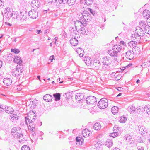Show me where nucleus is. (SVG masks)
I'll return each instance as SVG.
<instances>
[{
	"label": "nucleus",
	"mask_w": 150,
	"mask_h": 150,
	"mask_svg": "<svg viewBox=\"0 0 150 150\" xmlns=\"http://www.w3.org/2000/svg\"><path fill=\"white\" fill-rule=\"evenodd\" d=\"M35 113H33V114H31V112H30L28 115L27 117H25V123L28 125L27 120L29 123L30 125H37L38 122L39 121L36 119V116H35Z\"/></svg>",
	"instance_id": "1"
},
{
	"label": "nucleus",
	"mask_w": 150,
	"mask_h": 150,
	"mask_svg": "<svg viewBox=\"0 0 150 150\" xmlns=\"http://www.w3.org/2000/svg\"><path fill=\"white\" fill-rule=\"evenodd\" d=\"M121 49V47L120 45H114L112 47V50H109L108 53L111 56H116L118 55V53Z\"/></svg>",
	"instance_id": "2"
},
{
	"label": "nucleus",
	"mask_w": 150,
	"mask_h": 150,
	"mask_svg": "<svg viewBox=\"0 0 150 150\" xmlns=\"http://www.w3.org/2000/svg\"><path fill=\"white\" fill-rule=\"evenodd\" d=\"M23 70V66L22 65H17L15 68L12 70V74L13 76L17 77L18 76Z\"/></svg>",
	"instance_id": "3"
},
{
	"label": "nucleus",
	"mask_w": 150,
	"mask_h": 150,
	"mask_svg": "<svg viewBox=\"0 0 150 150\" xmlns=\"http://www.w3.org/2000/svg\"><path fill=\"white\" fill-rule=\"evenodd\" d=\"M108 106V100L105 98H102L98 102V106L100 109H104Z\"/></svg>",
	"instance_id": "4"
},
{
	"label": "nucleus",
	"mask_w": 150,
	"mask_h": 150,
	"mask_svg": "<svg viewBox=\"0 0 150 150\" xmlns=\"http://www.w3.org/2000/svg\"><path fill=\"white\" fill-rule=\"evenodd\" d=\"M82 17L81 18L82 19L83 21H86V25L87 24V22H88L91 20V15L89 13V12L86 10L84 11L82 13Z\"/></svg>",
	"instance_id": "5"
},
{
	"label": "nucleus",
	"mask_w": 150,
	"mask_h": 150,
	"mask_svg": "<svg viewBox=\"0 0 150 150\" xmlns=\"http://www.w3.org/2000/svg\"><path fill=\"white\" fill-rule=\"evenodd\" d=\"M4 16L6 18L10 19L11 17L13 12V9L9 7H7L4 11Z\"/></svg>",
	"instance_id": "6"
},
{
	"label": "nucleus",
	"mask_w": 150,
	"mask_h": 150,
	"mask_svg": "<svg viewBox=\"0 0 150 150\" xmlns=\"http://www.w3.org/2000/svg\"><path fill=\"white\" fill-rule=\"evenodd\" d=\"M86 21H83L81 18L80 21H76L74 23L75 29L79 31V29L81 28L80 27L81 26H85L86 25Z\"/></svg>",
	"instance_id": "7"
},
{
	"label": "nucleus",
	"mask_w": 150,
	"mask_h": 150,
	"mask_svg": "<svg viewBox=\"0 0 150 150\" xmlns=\"http://www.w3.org/2000/svg\"><path fill=\"white\" fill-rule=\"evenodd\" d=\"M86 101L88 104L94 105L96 102V98L94 96H90L87 97Z\"/></svg>",
	"instance_id": "8"
},
{
	"label": "nucleus",
	"mask_w": 150,
	"mask_h": 150,
	"mask_svg": "<svg viewBox=\"0 0 150 150\" xmlns=\"http://www.w3.org/2000/svg\"><path fill=\"white\" fill-rule=\"evenodd\" d=\"M28 13L25 11H23L20 12L19 15L18 21L22 22L25 20L27 18Z\"/></svg>",
	"instance_id": "9"
},
{
	"label": "nucleus",
	"mask_w": 150,
	"mask_h": 150,
	"mask_svg": "<svg viewBox=\"0 0 150 150\" xmlns=\"http://www.w3.org/2000/svg\"><path fill=\"white\" fill-rule=\"evenodd\" d=\"M111 62V59L109 57H105L102 58V62L104 65H109L110 64Z\"/></svg>",
	"instance_id": "10"
},
{
	"label": "nucleus",
	"mask_w": 150,
	"mask_h": 150,
	"mask_svg": "<svg viewBox=\"0 0 150 150\" xmlns=\"http://www.w3.org/2000/svg\"><path fill=\"white\" fill-rule=\"evenodd\" d=\"M143 16L146 19H147L148 21L150 23V13L147 10H145L143 12Z\"/></svg>",
	"instance_id": "11"
},
{
	"label": "nucleus",
	"mask_w": 150,
	"mask_h": 150,
	"mask_svg": "<svg viewBox=\"0 0 150 150\" xmlns=\"http://www.w3.org/2000/svg\"><path fill=\"white\" fill-rule=\"evenodd\" d=\"M40 1L39 0H33L31 2V5L35 8H38L40 6Z\"/></svg>",
	"instance_id": "12"
},
{
	"label": "nucleus",
	"mask_w": 150,
	"mask_h": 150,
	"mask_svg": "<svg viewBox=\"0 0 150 150\" xmlns=\"http://www.w3.org/2000/svg\"><path fill=\"white\" fill-rule=\"evenodd\" d=\"M38 12L34 10H33L30 11L28 13L29 16L32 19H35L38 17Z\"/></svg>",
	"instance_id": "13"
},
{
	"label": "nucleus",
	"mask_w": 150,
	"mask_h": 150,
	"mask_svg": "<svg viewBox=\"0 0 150 150\" xmlns=\"http://www.w3.org/2000/svg\"><path fill=\"white\" fill-rule=\"evenodd\" d=\"M84 61L87 66H90L91 67H93V62L91 61V58L89 57H85L84 59Z\"/></svg>",
	"instance_id": "14"
},
{
	"label": "nucleus",
	"mask_w": 150,
	"mask_h": 150,
	"mask_svg": "<svg viewBox=\"0 0 150 150\" xmlns=\"http://www.w3.org/2000/svg\"><path fill=\"white\" fill-rule=\"evenodd\" d=\"M84 95L81 93H78L76 94L75 99L77 101H83V98Z\"/></svg>",
	"instance_id": "15"
},
{
	"label": "nucleus",
	"mask_w": 150,
	"mask_h": 150,
	"mask_svg": "<svg viewBox=\"0 0 150 150\" xmlns=\"http://www.w3.org/2000/svg\"><path fill=\"white\" fill-rule=\"evenodd\" d=\"M125 56L129 60H131L133 59L134 56V54L132 51H128L126 53Z\"/></svg>",
	"instance_id": "16"
},
{
	"label": "nucleus",
	"mask_w": 150,
	"mask_h": 150,
	"mask_svg": "<svg viewBox=\"0 0 150 150\" xmlns=\"http://www.w3.org/2000/svg\"><path fill=\"white\" fill-rule=\"evenodd\" d=\"M71 35L72 36V38H80L79 33L78 30H73L71 32Z\"/></svg>",
	"instance_id": "17"
},
{
	"label": "nucleus",
	"mask_w": 150,
	"mask_h": 150,
	"mask_svg": "<svg viewBox=\"0 0 150 150\" xmlns=\"http://www.w3.org/2000/svg\"><path fill=\"white\" fill-rule=\"evenodd\" d=\"M137 34L140 36H143L144 35V31L142 28L140 27H138L135 30Z\"/></svg>",
	"instance_id": "18"
},
{
	"label": "nucleus",
	"mask_w": 150,
	"mask_h": 150,
	"mask_svg": "<svg viewBox=\"0 0 150 150\" xmlns=\"http://www.w3.org/2000/svg\"><path fill=\"white\" fill-rule=\"evenodd\" d=\"M139 129V133L143 135V134L147 133V130L145 127L144 126H139L138 127Z\"/></svg>",
	"instance_id": "19"
},
{
	"label": "nucleus",
	"mask_w": 150,
	"mask_h": 150,
	"mask_svg": "<svg viewBox=\"0 0 150 150\" xmlns=\"http://www.w3.org/2000/svg\"><path fill=\"white\" fill-rule=\"evenodd\" d=\"M12 135L15 138L20 139L22 141H24V140L25 139L24 138V136L21 133H20L19 134L18 133H14L13 134H12Z\"/></svg>",
	"instance_id": "20"
},
{
	"label": "nucleus",
	"mask_w": 150,
	"mask_h": 150,
	"mask_svg": "<svg viewBox=\"0 0 150 150\" xmlns=\"http://www.w3.org/2000/svg\"><path fill=\"white\" fill-rule=\"evenodd\" d=\"M79 38H72L70 40V42L71 45L74 46H76L78 44V40Z\"/></svg>",
	"instance_id": "21"
},
{
	"label": "nucleus",
	"mask_w": 150,
	"mask_h": 150,
	"mask_svg": "<svg viewBox=\"0 0 150 150\" xmlns=\"http://www.w3.org/2000/svg\"><path fill=\"white\" fill-rule=\"evenodd\" d=\"M52 98V96L48 94H46L43 97V99L44 100L47 102L51 101Z\"/></svg>",
	"instance_id": "22"
},
{
	"label": "nucleus",
	"mask_w": 150,
	"mask_h": 150,
	"mask_svg": "<svg viewBox=\"0 0 150 150\" xmlns=\"http://www.w3.org/2000/svg\"><path fill=\"white\" fill-rule=\"evenodd\" d=\"M11 133L12 134H20L21 133V128L19 127H14L12 129L11 131Z\"/></svg>",
	"instance_id": "23"
},
{
	"label": "nucleus",
	"mask_w": 150,
	"mask_h": 150,
	"mask_svg": "<svg viewBox=\"0 0 150 150\" xmlns=\"http://www.w3.org/2000/svg\"><path fill=\"white\" fill-rule=\"evenodd\" d=\"M3 82L4 84L9 86L11 83L12 81L11 79L10 78H5L3 79Z\"/></svg>",
	"instance_id": "24"
},
{
	"label": "nucleus",
	"mask_w": 150,
	"mask_h": 150,
	"mask_svg": "<svg viewBox=\"0 0 150 150\" xmlns=\"http://www.w3.org/2000/svg\"><path fill=\"white\" fill-rule=\"evenodd\" d=\"M91 132L87 129H84L82 131V134L84 137H88Z\"/></svg>",
	"instance_id": "25"
},
{
	"label": "nucleus",
	"mask_w": 150,
	"mask_h": 150,
	"mask_svg": "<svg viewBox=\"0 0 150 150\" xmlns=\"http://www.w3.org/2000/svg\"><path fill=\"white\" fill-rule=\"evenodd\" d=\"M76 144L78 145H81L83 143V139L80 137H76Z\"/></svg>",
	"instance_id": "26"
},
{
	"label": "nucleus",
	"mask_w": 150,
	"mask_h": 150,
	"mask_svg": "<svg viewBox=\"0 0 150 150\" xmlns=\"http://www.w3.org/2000/svg\"><path fill=\"white\" fill-rule=\"evenodd\" d=\"M5 110L7 113L8 114H12L14 111V110L13 108L8 106L5 107Z\"/></svg>",
	"instance_id": "27"
},
{
	"label": "nucleus",
	"mask_w": 150,
	"mask_h": 150,
	"mask_svg": "<svg viewBox=\"0 0 150 150\" xmlns=\"http://www.w3.org/2000/svg\"><path fill=\"white\" fill-rule=\"evenodd\" d=\"M14 59L15 62L18 64H20L22 63V60L21 59V58L20 57L16 56L15 57Z\"/></svg>",
	"instance_id": "28"
},
{
	"label": "nucleus",
	"mask_w": 150,
	"mask_h": 150,
	"mask_svg": "<svg viewBox=\"0 0 150 150\" xmlns=\"http://www.w3.org/2000/svg\"><path fill=\"white\" fill-rule=\"evenodd\" d=\"M132 51L134 53L136 54H139L140 52V49L138 47L135 46L132 48Z\"/></svg>",
	"instance_id": "29"
},
{
	"label": "nucleus",
	"mask_w": 150,
	"mask_h": 150,
	"mask_svg": "<svg viewBox=\"0 0 150 150\" xmlns=\"http://www.w3.org/2000/svg\"><path fill=\"white\" fill-rule=\"evenodd\" d=\"M136 108L132 105L129 106L127 108L128 110L130 113H134L136 111Z\"/></svg>",
	"instance_id": "30"
},
{
	"label": "nucleus",
	"mask_w": 150,
	"mask_h": 150,
	"mask_svg": "<svg viewBox=\"0 0 150 150\" xmlns=\"http://www.w3.org/2000/svg\"><path fill=\"white\" fill-rule=\"evenodd\" d=\"M112 141L110 139H108L105 143V146L109 148L112 146Z\"/></svg>",
	"instance_id": "31"
},
{
	"label": "nucleus",
	"mask_w": 150,
	"mask_h": 150,
	"mask_svg": "<svg viewBox=\"0 0 150 150\" xmlns=\"http://www.w3.org/2000/svg\"><path fill=\"white\" fill-rule=\"evenodd\" d=\"M126 140L129 143V144H131L133 142L132 140V138L131 136L127 134L125 136Z\"/></svg>",
	"instance_id": "32"
},
{
	"label": "nucleus",
	"mask_w": 150,
	"mask_h": 150,
	"mask_svg": "<svg viewBox=\"0 0 150 150\" xmlns=\"http://www.w3.org/2000/svg\"><path fill=\"white\" fill-rule=\"evenodd\" d=\"M76 52L77 53L79 54L80 57H82L83 56V53L84 52L83 50H82L80 48H78L77 49Z\"/></svg>",
	"instance_id": "33"
},
{
	"label": "nucleus",
	"mask_w": 150,
	"mask_h": 150,
	"mask_svg": "<svg viewBox=\"0 0 150 150\" xmlns=\"http://www.w3.org/2000/svg\"><path fill=\"white\" fill-rule=\"evenodd\" d=\"M132 36L133 37V40L136 41L138 42H139L140 40L141 39V36L137 34H134V35H132Z\"/></svg>",
	"instance_id": "34"
},
{
	"label": "nucleus",
	"mask_w": 150,
	"mask_h": 150,
	"mask_svg": "<svg viewBox=\"0 0 150 150\" xmlns=\"http://www.w3.org/2000/svg\"><path fill=\"white\" fill-rule=\"evenodd\" d=\"M101 127V125L98 122L96 123L93 126L94 129L96 130H99L100 129Z\"/></svg>",
	"instance_id": "35"
},
{
	"label": "nucleus",
	"mask_w": 150,
	"mask_h": 150,
	"mask_svg": "<svg viewBox=\"0 0 150 150\" xmlns=\"http://www.w3.org/2000/svg\"><path fill=\"white\" fill-rule=\"evenodd\" d=\"M12 14L11 17H12L13 19H17L18 21L19 14L18 12H13Z\"/></svg>",
	"instance_id": "36"
},
{
	"label": "nucleus",
	"mask_w": 150,
	"mask_h": 150,
	"mask_svg": "<svg viewBox=\"0 0 150 150\" xmlns=\"http://www.w3.org/2000/svg\"><path fill=\"white\" fill-rule=\"evenodd\" d=\"M119 108L117 106H114L111 109V112L113 114H115L118 112Z\"/></svg>",
	"instance_id": "37"
},
{
	"label": "nucleus",
	"mask_w": 150,
	"mask_h": 150,
	"mask_svg": "<svg viewBox=\"0 0 150 150\" xmlns=\"http://www.w3.org/2000/svg\"><path fill=\"white\" fill-rule=\"evenodd\" d=\"M144 111L148 114H150V105H146L144 109Z\"/></svg>",
	"instance_id": "38"
},
{
	"label": "nucleus",
	"mask_w": 150,
	"mask_h": 150,
	"mask_svg": "<svg viewBox=\"0 0 150 150\" xmlns=\"http://www.w3.org/2000/svg\"><path fill=\"white\" fill-rule=\"evenodd\" d=\"M81 33L85 35L87 34L88 33V31L86 27H81Z\"/></svg>",
	"instance_id": "39"
},
{
	"label": "nucleus",
	"mask_w": 150,
	"mask_h": 150,
	"mask_svg": "<svg viewBox=\"0 0 150 150\" xmlns=\"http://www.w3.org/2000/svg\"><path fill=\"white\" fill-rule=\"evenodd\" d=\"M139 25L142 28L144 29L146 27V26H147V24L146 23V22L144 21H141L139 22Z\"/></svg>",
	"instance_id": "40"
},
{
	"label": "nucleus",
	"mask_w": 150,
	"mask_h": 150,
	"mask_svg": "<svg viewBox=\"0 0 150 150\" xmlns=\"http://www.w3.org/2000/svg\"><path fill=\"white\" fill-rule=\"evenodd\" d=\"M101 65V63L98 62H94L93 64V66H95V68L96 69H99Z\"/></svg>",
	"instance_id": "41"
},
{
	"label": "nucleus",
	"mask_w": 150,
	"mask_h": 150,
	"mask_svg": "<svg viewBox=\"0 0 150 150\" xmlns=\"http://www.w3.org/2000/svg\"><path fill=\"white\" fill-rule=\"evenodd\" d=\"M53 96L55 98L56 101H58L60 100V94L59 93H56L53 94Z\"/></svg>",
	"instance_id": "42"
},
{
	"label": "nucleus",
	"mask_w": 150,
	"mask_h": 150,
	"mask_svg": "<svg viewBox=\"0 0 150 150\" xmlns=\"http://www.w3.org/2000/svg\"><path fill=\"white\" fill-rule=\"evenodd\" d=\"M127 120L126 117L124 116H121L120 118L119 122L120 123H124L126 122Z\"/></svg>",
	"instance_id": "43"
},
{
	"label": "nucleus",
	"mask_w": 150,
	"mask_h": 150,
	"mask_svg": "<svg viewBox=\"0 0 150 150\" xmlns=\"http://www.w3.org/2000/svg\"><path fill=\"white\" fill-rule=\"evenodd\" d=\"M76 0H67V3L69 6H71L75 4Z\"/></svg>",
	"instance_id": "44"
},
{
	"label": "nucleus",
	"mask_w": 150,
	"mask_h": 150,
	"mask_svg": "<svg viewBox=\"0 0 150 150\" xmlns=\"http://www.w3.org/2000/svg\"><path fill=\"white\" fill-rule=\"evenodd\" d=\"M145 32L149 34L150 35V26L148 25L146 26L145 28L144 29Z\"/></svg>",
	"instance_id": "45"
},
{
	"label": "nucleus",
	"mask_w": 150,
	"mask_h": 150,
	"mask_svg": "<svg viewBox=\"0 0 150 150\" xmlns=\"http://www.w3.org/2000/svg\"><path fill=\"white\" fill-rule=\"evenodd\" d=\"M37 103H36L34 102L31 101L30 104V107H32L33 108H35L37 106Z\"/></svg>",
	"instance_id": "46"
},
{
	"label": "nucleus",
	"mask_w": 150,
	"mask_h": 150,
	"mask_svg": "<svg viewBox=\"0 0 150 150\" xmlns=\"http://www.w3.org/2000/svg\"><path fill=\"white\" fill-rule=\"evenodd\" d=\"M118 132H114L113 133H111L110 136V137H113V138H115L118 135Z\"/></svg>",
	"instance_id": "47"
},
{
	"label": "nucleus",
	"mask_w": 150,
	"mask_h": 150,
	"mask_svg": "<svg viewBox=\"0 0 150 150\" xmlns=\"http://www.w3.org/2000/svg\"><path fill=\"white\" fill-rule=\"evenodd\" d=\"M21 150H30V147L27 145H24L23 146L21 149Z\"/></svg>",
	"instance_id": "48"
},
{
	"label": "nucleus",
	"mask_w": 150,
	"mask_h": 150,
	"mask_svg": "<svg viewBox=\"0 0 150 150\" xmlns=\"http://www.w3.org/2000/svg\"><path fill=\"white\" fill-rule=\"evenodd\" d=\"M136 112L138 114H142L143 113L142 109H141L140 108H138L137 110H136Z\"/></svg>",
	"instance_id": "49"
},
{
	"label": "nucleus",
	"mask_w": 150,
	"mask_h": 150,
	"mask_svg": "<svg viewBox=\"0 0 150 150\" xmlns=\"http://www.w3.org/2000/svg\"><path fill=\"white\" fill-rule=\"evenodd\" d=\"M93 0H85V3L87 5H89L92 4Z\"/></svg>",
	"instance_id": "50"
},
{
	"label": "nucleus",
	"mask_w": 150,
	"mask_h": 150,
	"mask_svg": "<svg viewBox=\"0 0 150 150\" xmlns=\"http://www.w3.org/2000/svg\"><path fill=\"white\" fill-rule=\"evenodd\" d=\"M11 52H13L15 53H16V54H18V53H19L20 52V50H19L17 49H11Z\"/></svg>",
	"instance_id": "51"
},
{
	"label": "nucleus",
	"mask_w": 150,
	"mask_h": 150,
	"mask_svg": "<svg viewBox=\"0 0 150 150\" xmlns=\"http://www.w3.org/2000/svg\"><path fill=\"white\" fill-rule=\"evenodd\" d=\"M35 125H32L31 126V125H29V126L30 128V131L31 132H33L34 131Z\"/></svg>",
	"instance_id": "52"
},
{
	"label": "nucleus",
	"mask_w": 150,
	"mask_h": 150,
	"mask_svg": "<svg viewBox=\"0 0 150 150\" xmlns=\"http://www.w3.org/2000/svg\"><path fill=\"white\" fill-rule=\"evenodd\" d=\"M58 1L60 4L62 3L65 4L67 2V0H58Z\"/></svg>",
	"instance_id": "53"
},
{
	"label": "nucleus",
	"mask_w": 150,
	"mask_h": 150,
	"mask_svg": "<svg viewBox=\"0 0 150 150\" xmlns=\"http://www.w3.org/2000/svg\"><path fill=\"white\" fill-rule=\"evenodd\" d=\"M134 43H135L134 42H133V41H132L130 42L129 43H128V45L130 46L131 47L132 46V47H133L135 46L134 45Z\"/></svg>",
	"instance_id": "54"
},
{
	"label": "nucleus",
	"mask_w": 150,
	"mask_h": 150,
	"mask_svg": "<svg viewBox=\"0 0 150 150\" xmlns=\"http://www.w3.org/2000/svg\"><path fill=\"white\" fill-rule=\"evenodd\" d=\"M119 127H118L116 126H114L113 127V130L115 132H118V131H119Z\"/></svg>",
	"instance_id": "55"
},
{
	"label": "nucleus",
	"mask_w": 150,
	"mask_h": 150,
	"mask_svg": "<svg viewBox=\"0 0 150 150\" xmlns=\"http://www.w3.org/2000/svg\"><path fill=\"white\" fill-rule=\"evenodd\" d=\"M11 118L13 119V120H14L15 119L16 120H17L18 119V117L17 115H13L12 116H11Z\"/></svg>",
	"instance_id": "56"
},
{
	"label": "nucleus",
	"mask_w": 150,
	"mask_h": 150,
	"mask_svg": "<svg viewBox=\"0 0 150 150\" xmlns=\"http://www.w3.org/2000/svg\"><path fill=\"white\" fill-rule=\"evenodd\" d=\"M4 5V3L1 0H0V8H2Z\"/></svg>",
	"instance_id": "57"
},
{
	"label": "nucleus",
	"mask_w": 150,
	"mask_h": 150,
	"mask_svg": "<svg viewBox=\"0 0 150 150\" xmlns=\"http://www.w3.org/2000/svg\"><path fill=\"white\" fill-rule=\"evenodd\" d=\"M54 55H52L50 56L49 58V60H50L51 62H52L53 59H54Z\"/></svg>",
	"instance_id": "58"
},
{
	"label": "nucleus",
	"mask_w": 150,
	"mask_h": 150,
	"mask_svg": "<svg viewBox=\"0 0 150 150\" xmlns=\"http://www.w3.org/2000/svg\"><path fill=\"white\" fill-rule=\"evenodd\" d=\"M88 10L89 11L90 13L93 15H94L95 14V12L94 11H93V10H92V9L90 8H88Z\"/></svg>",
	"instance_id": "59"
},
{
	"label": "nucleus",
	"mask_w": 150,
	"mask_h": 150,
	"mask_svg": "<svg viewBox=\"0 0 150 150\" xmlns=\"http://www.w3.org/2000/svg\"><path fill=\"white\" fill-rule=\"evenodd\" d=\"M137 150H144V148L141 146H139L137 148Z\"/></svg>",
	"instance_id": "60"
},
{
	"label": "nucleus",
	"mask_w": 150,
	"mask_h": 150,
	"mask_svg": "<svg viewBox=\"0 0 150 150\" xmlns=\"http://www.w3.org/2000/svg\"><path fill=\"white\" fill-rule=\"evenodd\" d=\"M137 141L139 142H143V141L142 140V138L141 137L140 138L139 137H138V139H137Z\"/></svg>",
	"instance_id": "61"
},
{
	"label": "nucleus",
	"mask_w": 150,
	"mask_h": 150,
	"mask_svg": "<svg viewBox=\"0 0 150 150\" xmlns=\"http://www.w3.org/2000/svg\"><path fill=\"white\" fill-rule=\"evenodd\" d=\"M53 0H45V1L48 3L51 4L53 2Z\"/></svg>",
	"instance_id": "62"
},
{
	"label": "nucleus",
	"mask_w": 150,
	"mask_h": 150,
	"mask_svg": "<svg viewBox=\"0 0 150 150\" xmlns=\"http://www.w3.org/2000/svg\"><path fill=\"white\" fill-rule=\"evenodd\" d=\"M113 57H114V60L115 61L117 62V60H118V59H117L118 55H117L116 56H113Z\"/></svg>",
	"instance_id": "63"
},
{
	"label": "nucleus",
	"mask_w": 150,
	"mask_h": 150,
	"mask_svg": "<svg viewBox=\"0 0 150 150\" xmlns=\"http://www.w3.org/2000/svg\"><path fill=\"white\" fill-rule=\"evenodd\" d=\"M5 110V107H4L2 108L1 107H0V111H3L4 110Z\"/></svg>",
	"instance_id": "64"
}]
</instances>
